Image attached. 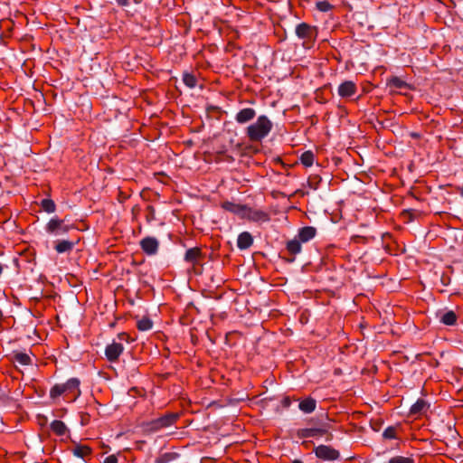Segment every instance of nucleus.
Listing matches in <instances>:
<instances>
[{
    "label": "nucleus",
    "instance_id": "1",
    "mask_svg": "<svg viewBox=\"0 0 463 463\" xmlns=\"http://www.w3.org/2000/svg\"><path fill=\"white\" fill-rule=\"evenodd\" d=\"M80 383L78 378H71L64 383H56L50 390V398L56 400L63 395L66 401L74 402L81 393Z\"/></svg>",
    "mask_w": 463,
    "mask_h": 463
},
{
    "label": "nucleus",
    "instance_id": "2",
    "mask_svg": "<svg viewBox=\"0 0 463 463\" xmlns=\"http://www.w3.org/2000/svg\"><path fill=\"white\" fill-rule=\"evenodd\" d=\"M273 123L265 115L258 117L257 120L246 128V136L250 142H261L272 130Z\"/></svg>",
    "mask_w": 463,
    "mask_h": 463
},
{
    "label": "nucleus",
    "instance_id": "3",
    "mask_svg": "<svg viewBox=\"0 0 463 463\" xmlns=\"http://www.w3.org/2000/svg\"><path fill=\"white\" fill-rule=\"evenodd\" d=\"M180 419L178 412H166L163 416L149 421L142 422L141 430L143 434L150 435L163 429L173 426Z\"/></svg>",
    "mask_w": 463,
    "mask_h": 463
},
{
    "label": "nucleus",
    "instance_id": "4",
    "mask_svg": "<svg viewBox=\"0 0 463 463\" xmlns=\"http://www.w3.org/2000/svg\"><path fill=\"white\" fill-rule=\"evenodd\" d=\"M296 34L299 39H302L303 47L311 48L318 34L317 27L315 25H311L307 23H300L296 26Z\"/></svg>",
    "mask_w": 463,
    "mask_h": 463
},
{
    "label": "nucleus",
    "instance_id": "5",
    "mask_svg": "<svg viewBox=\"0 0 463 463\" xmlns=\"http://www.w3.org/2000/svg\"><path fill=\"white\" fill-rule=\"evenodd\" d=\"M316 457L323 461H335L340 458V452L338 449L329 445H318L313 449Z\"/></svg>",
    "mask_w": 463,
    "mask_h": 463
},
{
    "label": "nucleus",
    "instance_id": "6",
    "mask_svg": "<svg viewBox=\"0 0 463 463\" xmlns=\"http://www.w3.org/2000/svg\"><path fill=\"white\" fill-rule=\"evenodd\" d=\"M204 259V254L203 253V250L200 247H194L191 249H188L185 253L184 260L187 263H190L192 265V268L194 271V273L199 274L201 273L200 270H198V266L201 265V261Z\"/></svg>",
    "mask_w": 463,
    "mask_h": 463
},
{
    "label": "nucleus",
    "instance_id": "7",
    "mask_svg": "<svg viewBox=\"0 0 463 463\" xmlns=\"http://www.w3.org/2000/svg\"><path fill=\"white\" fill-rule=\"evenodd\" d=\"M71 228V225L64 224L63 220L53 217L45 225V232L49 234L59 235L67 233Z\"/></svg>",
    "mask_w": 463,
    "mask_h": 463
},
{
    "label": "nucleus",
    "instance_id": "8",
    "mask_svg": "<svg viewBox=\"0 0 463 463\" xmlns=\"http://www.w3.org/2000/svg\"><path fill=\"white\" fill-rule=\"evenodd\" d=\"M302 250L301 241L298 238H294L286 243V252L288 256H280L288 263L295 261L296 255Z\"/></svg>",
    "mask_w": 463,
    "mask_h": 463
},
{
    "label": "nucleus",
    "instance_id": "9",
    "mask_svg": "<svg viewBox=\"0 0 463 463\" xmlns=\"http://www.w3.org/2000/svg\"><path fill=\"white\" fill-rule=\"evenodd\" d=\"M124 346L121 343L113 342L105 348V356L110 363L118 361L119 356L123 354Z\"/></svg>",
    "mask_w": 463,
    "mask_h": 463
},
{
    "label": "nucleus",
    "instance_id": "10",
    "mask_svg": "<svg viewBox=\"0 0 463 463\" xmlns=\"http://www.w3.org/2000/svg\"><path fill=\"white\" fill-rule=\"evenodd\" d=\"M244 218H247L250 222H267L270 220L269 214L262 210L253 209L247 205V211H245Z\"/></svg>",
    "mask_w": 463,
    "mask_h": 463
},
{
    "label": "nucleus",
    "instance_id": "11",
    "mask_svg": "<svg viewBox=\"0 0 463 463\" xmlns=\"http://www.w3.org/2000/svg\"><path fill=\"white\" fill-rule=\"evenodd\" d=\"M140 248L146 255H155L158 251L159 242L155 237H145L139 242Z\"/></svg>",
    "mask_w": 463,
    "mask_h": 463
},
{
    "label": "nucleus",
    "instance_id": "12",
    "mask_svg": "<svg viewBox=\"0 0 463 463\" xmlns=\"http://www.w3.org/2000/svg\"><path fill=\"white\" fill-rule=\"evenodd\" d=\"M7 358L11 363H18L24 366L31 365L33 363L29 354L18 350L13 351Z\"/></svg>",
    "mask_w": 463,
    "mask_h": 463
},
{
    "label": "nucleus",
    "instance_id": "13",
    "mask_svg": "<svg viewBox=\"0 0 463 463\" xmlns=\"http://www.w3.org/2000/svg\"><path fill=\"white\" fill-rule=\"evenodd\" d=\"M221 207L223 210L230 212L233 214L239 215L241 218H244L245 211H247L246 204L236 203L230 202V201L222 202L221 203Z\"/></svg>",
    "mask_w": 463,
    "mask_h": 463
},
{
    "label": "nucleus",
    "instance_id": "14",
    "mask_svg": "<svg viewBox=\"0 0 463 463\" xmlns=\"http://www.w3.org/2000/svg\"><path fill=\"white\" fill-rule=\"evenodd\" d=\"M357 91L356 84L352 80H345L338 87V95L342 98L354 96Z\"/></svg>",
    "mask_w": 463,
    "mask_h": 463
},
{
    "label": "nucleus",
    "instance_id": "15",
    "mask_svg": "<svg viewBox=\"0 0 463 463\" xmlns=\"http://www.w3.org/2000/svg\"><path fill=\"white\" fill-rule=\"evenodd\" d=\"M326 433V429L322 428H305L299 429L297 431V436L299 439L312 438V437H322Z\"/></svg>",
    "mask_w": 463,
    "mask_h": 463
},
{
    "label": "nucleus",
    "instance_id": "16",
    "mask_svg": "<svg viewBox=\"0 0 463 463\" xmlns=\"http://www.w3.org/2000/svg\"><path fill=\"white\" fill-rule=\"evenodd\" d=\"M256 117V110L252 108H245L241 109L235 115V120L239 124H245L252 120Z\"/></svg>",
    "mask_w": 463,
    "mask_h": 463
},
{
    "label": "nucleus",
    "instance_id": "17",
    "mask_svg": "<svg viewBox=\"0 0 463 463\" xmlns=\"http://www.w3.org/2000/svg\"><path fill=\"white\" fill-rule=\"evenodd\" d=\"M317 234V229L313 226H305L298 230V232L296 236L301 243L307 242L311 241Z\"/></svg>",
    "mask_w": 463,
    "mask_h": 463
},
{
    "label": "nucleus",
    "instance_id": "18",
    "mask_svg": "<svg viewBox=\"0 0 463 463\" xmlns=\"http://www.w3.org/2000/svg\"><path fill=\"white\" fill-rule=\"evenodd\" d=\"M437 317H439V322L445 326H454L458 321V316L452 310L447 312H439L437 313Z\"/></svg>",
    "mask_w": 463,
    "mask_h": 463
},
{
    "label": "nucleus",
    "instance_id": "19",
    "mask_svg": "<svg viewBox=\"0 0 463 463\" xmlns=\"http://www.w3.org/2000/svg\"><path fill=\"white\" fill-rule=\"evenodd\" d=\"M79 239L75 241H71L67 240L57 241L54 245V249L58 253L71 252L74 246L78 244Z\"/></svg>",
    "mask_w": 463,
    "mask_h": 463
},
{
    "label": "nucleus",
    "instance_id": "20",
    "mask_svg": "<svg viewBox=\"0 0 463 463\" xmlns=\"http://www.w3.org/2000/svg\"><path fill=\"white\" fill-rule=\"evenodd\" d=\"M253 244V237L248 232H243L239 234L237 239V247L240 250H247Z\"/></svg>",
    "mask_w": 463,
    "mask_h": 463
},
{
    "label": "nucleus",
    "instance_id": "21",
    "mask_svg": "<svg viewBox=\"0 0 463 463\" xmlns=\"http://www.w3.org/2000/svg\"><path fill=\"white\" fill-rule=\"evenodd\" d=\"M72 453L84 460L89 458L92 454V449L88 445L78 444L72 449Z\"/></svg>",
    "mask_w": 463,
    "mask_h": 463
},
{
    "label": "nucleus",
    "instance_id": "22",
    "mask_svg": "<svg viewBox=\"0 0 463 463\" xmlns=\"http://www.w3.org/2000/svg\"><path fill=\"white\" fill-rule=\"evenodd\" d=\"M298 408L304 413H311L317 408V402L312 397H307L299 402Z\"/></svg>",
    "mask_w": 463,
    "mask_h": 463
},
{
    "label": "nucleus",
    "instance_id": "23",
    "mask_svg": "<svg viewBox=\"0 0 463 463\" xmlns=\"http://www.w3.org/2000/svg\"><path fill=\"white\" fill-rule=\"evenodd\" d=\"M51 430L56 435V436H64L69 432V429L65 425V423L60 420H54L50 424Z\"/></svg>",
    "mask_w": 463,
    "mask_h": 463
},
{
    "label": "nucleus",
    "instance_id": "24",
    "mask_svg": "<svg viewBox=\"0 0 463 463\" xmlns=\"http://www.w3.org/2000/svg\"><path fill=\"white\" fill-rule=\"evenodd\" d=\"M429 408L428 402L423 399H418L417 402L411 407L410 415L416 416L425 412Z\"/></svg>",
    "mask_w": 463,
    "mask_h": 463
},
{
    "label": "nucleus",
    "instance_id": "25",
    "mask_svg": "<svg viewBox=\"0 0 463 463\" xmlns=\"http://www.w3.org/2000/svg\"><path fill=\"white\" fill-rule=\"evenodd\" d=\"M314 159L315 155L310 150L305 151L299 157L300 163L306 167L311 166L314 164Z\"/></svg>",
    "mask_w": 463,
    "mask_h": 463
},
{
    "label": "nucleus",
    "instance_id": "26",
    "mask_svg": "<svg viewBox=\"0 0 463 463\" xmlns=\"http://www.w3.org/2000/svg\"><path fill=\"white\" fill-rule=\"evenodd\" d=\"M153 327V321L148 317H143L137 322V328L139 331H147Z\"/></svg>",
    "mask_w": 463,
    "mask_h": 463
},
{
    "label": "nucleus",
    "instance_id": "27",
    "mask_svg": "<svg viewBox=\"0 0 463 463\" xmlns=\"http://www.w3.org/2000/svg\"><path fill=\"white\" fill-rule=\"evenodd\" d=\"M183 81L188 88L193 89L197 84V78L194 74L185 71L183 74Z\"/></svg>",
    "mask_w": 463,
    "mask_h": 463
},
{
    "label": "nucleus",
    "instance_id": "28",
    "mask_svg": "<svg viewBox=\"0 0 463 463\" xmlns=\"http://www.w3.org/2000/svg\"><path fill=\"white\" fill-rule=\"evenodd\" d=\"M41 207L48 213H52L56 211V204L53 200L45 198L41 202Z\"/></svg>",
    "mask_w": 463,
    "mask_h": 463
},
{
    "label": "nucleus",
    "instance_id": "29",
    "mask_svg": "<svg viewBox=\"0 0 463 463\" xmlns=\"http://www.w3.org/2000/svg\"><path fill=\"white\" fill-rule=\"evenodd\" d=\"M399 429V426H389L386 428L383 433V437L385 439H398L397 437V430Z\"/></svg>",
    "mask_w": 463,
    "mask_h": 463
},
{
    "label": "nucleus",
    "instance_id": "30",
    "mask_svg": "<svg viewBox=\"0 0 463 463\" xmlns=\"http://www.w3.org/2000/svg\"><path fill=\"white\" fill-rule=\"evenodd\" d=\"M321 183V177L318 175H311L307 179V184L311 189L317 190Z\"/></svg>",
    "mask_w": 463,
    "mask_h": 463
},
{
    "label": "nucleus",
    "instance_id": "31",
    "mask_svg": "<svg viewBox=\"0 0 463 463\" xmlns=\"http://www.w3.org/2000/svg\"><path fill=\"white\" fill-rule=\"evenodd\" d=\"M388 84L397 89H402L407 86L404 80L396 76L392 77L389 80Z\"/></svg>",
    "mask_w": 463,
    "mask_h": 463
},
{
    "label": "nucleus",
    "instance_id": "32",
    "mask_svg": "<svg viewBox=\"0 0 463 463\" xmlns=\"http://www.w3.org/2000/svg\"><path fill=\"white\" fill-rule=\"evenodd\" d=\"M317 9L320 12H328L333 9V5H331L328 1H319L316 4Z\"/></svg>",
    "mask_w": 463,
    "mask_h": 463
},
{
    "label": "nucleus",
    "instance_id": "33",
    "mask_svg": "<svg viewBox=\"0 0 463 463\" xmlns=\"http://www.w3.org/2000/svg\"><path fill=\"white\" fill-rule=\"evenodd\" d=\"M156 220V210L152 205H147L146 208V221L151 222Z\"/></svg>",
    "mask_w": 463,
    "mask_h": 463
},
{
    "label": "nucleus",
    "instance_id": "34",
    "mask_svg": "<svg viewBox=\"0 0 463 463\" xmlns=\"http://www.w3.org/2000/svg\"><path fill=\"white\" fill-rule=\"evenodd\" d=\"M388 463H414V459L408 457L395 456Z\"/></svg>",
    "mask_w": 463,
    "mask_h": 463
},
{
    "label": "nucleus",
    "instance_id": "35",
    "mask_svg": "<svg viewBox=\"0 0 463 463\" xmlns=\"http://www.w3.org/2000/svg\"><path fill=\"white\" fill-rule=\"evenodd\" d=\"M91 416L92 415H91L90 412H88V411L80 412V424L82 426L88 425L90 423V421Z\"/></svg>",
    "mask_w": 463,
    "mask_h": 463
},
{
    "label": "nucleus",
    "instance_id": "36",
    "mask_svg": "<svg viewBox=\"0 0 463 463\" xmlns=\"http://www.w3.org/2000/svg\"><path fill=\"white\" fill-rule=\"evenodd\" d=\"M118 338L120 341H125L127 343H131L134 341L133 338L130 337L129 334L127 332H121L118 335Z\"/></svg>",
    "mask_w": 463,
    "mask_h": 463
},
{
    "label": "nucleus",
    "instance_id": "37",
    "mask_svg": "<svg viewBox=\"0 0 463 463\" xmlns=\"http://www.w3.org/2000/svg\"><path fill=\"white\" fill-rule=\"evenodd\" d=\"M171 459L170 454H164L156 459V463H166Z\"/></svg>",
    "mask_w": 463,
    "mask_h": 463
},
{
    "label": "nucleus",
    "instance_id": "38",
    "mask_svg": "<svg viewBox=\"0 0 463 463\" xmlns=\"http://www.w3.org/2000/svg\"><path fill=\"white\" fill-rule=\"evenodd\" d=\"M129 194H128L127 193L119 190L118 192V200L119 203H124L126 200H128L129 198Z\"/></svg>",
    "mask_w": 463,
    "mask_h": 463
},
{
    "label": "nucleus",
    "instance_id": "39",
    "mask_svg": "<svg viewBox=\"0 0 463 463\" xmlns=\"http://www.w3.org/2000/svg\"><path fill=\"white\" fill-rule=\"evenodd\" d=\"M383 424V421L381 420H372L371 426L373 430L378 431Z\"/></svg>",
    "mask_w": 463,
    "mask_h": 463
},
{
    "label": "nucleus",
    "instance_id": "40",
    "mask_svg": "<svg viewBox=\"0 0 463 463\" xmlns=\"http://www.w3.org/2000/svg\"><path fill=\"white\" fill-rule=\"evenodd\" d=\"M292 399L289 396H286L282 399L281 404L284 408H288L291 405Z\"/></svg>",
    "mask_w": 463,
    "mask_h": 463
},
{
    "label": "nucleus",
    "instance_id": "41",
    "mask_svg": "<svg viewBox=\"0 0 463 463\" xmlns=\"http://www.w3.org/2000/svg\"><path fill=\"white\" fill-rule=\"evenodd\" d=\"M103 463H118V458L115 455L108 456Z\"/></svg>",
    "mask_w": 463,
    "mask_h": 463
},
{
    "label": "nucleus",
    "instance_id": "42",
    "mask_svg": "<svg viewBox=\"0 0 463 463\" xmlns=\"http://www.w3.org/2000/svg\"><path fill=\"white\" fill-rule=\"evenodd\" d=\"M118 5L128 6L130 4V0H116Z\"/></svg>",
    "mask_w": 463,
    "mask_h": 463
},
{
    "label": "nucleus",
    "instance_id": "43",
    "mask_svg": "<svg viewBox=\"0 0 463 463\" xmlns=\"http://www.w3.org/2000/svg\"><path fill=\"white\" fill-rule=\"evenodd\" d=\"M140 212V207L138 205H135L133 208H132V213L134 215V217L136 218L137 215Z\"/></svg>",
    "mask_w": 463,
    "mask_h": 463
},
{
    "label": "nucleus",
    "instance_id": "44",
    "mask_svg": "<svg viewBox=\"0 0 463 463\" xmlns=\"http://www.w3.org/2000/svg\"><path fill=\"white\" fill-rule=\"evenodd\" d=\"M324 436H326V439L327 441H330L333 439V434L331 432H329L327 430H326V433Z\"/></svg>",
    "mask_w": 463,
    "mask_h": 463
},
{
    "label": "nucleus",
    "instance_id": "45",
    "mask_svg": "<svg viewBox=\"0 0 463 463\" xmlns=\"http://www.w3.org/2000/svg\"><path fill=\"white\" fill-rule=\"evenodd\" d=\"M99 406H100V403L95 401L93 406L90 405V408L94 410V411H98V407Z\"/></svg>",
    "mask_w": 463,
    "mask_h": 463
},
{
    "label": "nucleus",
    "instance_id": "46",
    "mask_svg": "<svg viewBox=\"0 0 463 463\" xmlns=\"http://www.w3.org/2000/svg\"><path fill=\"white\" fill-rule=\"evenodd\" d=\"M224 156H225L224 160L227 161V162H233L234 161V158L232 156L225 155Z\"/></svg>",
    "mask_w": 463,
    "mask_h": 463
},
{
    "label": "nucleus",
    "instance_id": "47",
    "mask_svg": "<svg viewBox=\"0 0 463 463\" xmlns=\"http://www.w3.org/2000/svg\"><path fill=\"white\" fill-rule=\"evenodd\" d=\"M458 190L459 191L460 194L463 196V185L461 187H458Z\"/></svg>",
    "mask_w": 463,
    "mask_h": 463
},
{
    "label": "nucleus",
    "instance_id": "48",
    "mask_svg": "<svg viewBox=\"0 0 463 463\" xmlns=\"http://www.w3.org/2000/svg\"><path fill=\"white\" fill-rule=\"evenodd\" d=\"M291 463H303L300 459H295Z\"/></svg>",
    "mask_w": 463,
    "mask_h": 463
},
{
    "label": "nucleus",
    "instance_id": "49",
    "mask_svg": "<svg viewBox=\"0 0 463 463\" xmlns=\"http://www.w3.org/2000/svg\"><path fill=\"white\" fill-rule=\"evenodd\" d=\"M43 420H42V422H46L47 418H46V417H44V416H43Z\"/></svg>",
    "mask_w": 463,
    "mask_h": 463
},
{
    "label": "nucleus",
    "instance_id": "50",
    "mask_svg": "<svg viewBox=\"0 0 463 463\" xmlns=\"http://www.w3.org/2000/svg\"><path fill=\"white\" fill-rule=\"evenodd\" d=\"M43 420H42V422H46L47 418H46V417H44V416H43Z\"/></svg>",
    "mask_w": 463,
    "mask_h": 463
},
{
    "label": "nucleus",
    "instance_id": "51",
    "mask_svg": "<svg viewBox=\"0 0 463 463\" xmlns=\"http://www.w3.org/2000/svg\"><path fill=\"white\" fill-rule=\"evenodd\" d=\"M109 326H110V327H114L115 326V322L111 323Z\"/></svg>",
    "mask_w": 463,
    "mask_h": 463
},
{
    "label": "nucleus",
    "instance_id": "52",
    "mask_svg": "<svg viewBox=\"0 0 463 463\" xmlns=\"http://www.w3.org/2000/svg\"><path fill=\"white\" fill-rule=\"evenodd\" d=\"M309 441H304L303 444L306 445L307 444Z\"/></svg>",
    "mask_w": 463,
    "mask_h": 463
}]
</instances>
